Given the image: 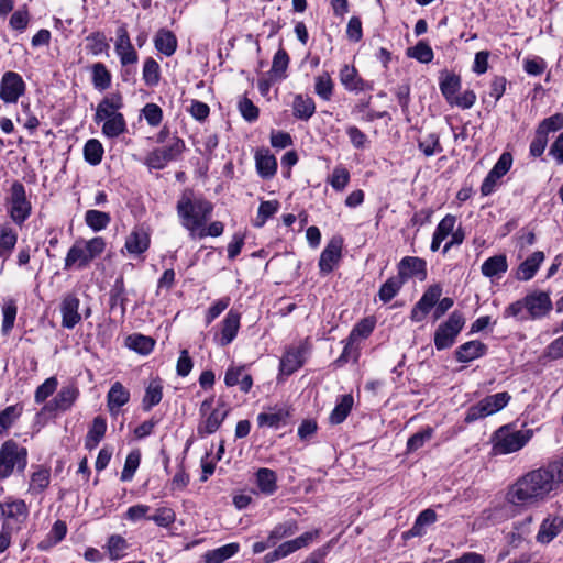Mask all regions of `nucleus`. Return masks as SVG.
<instances>
[{"mask_svg":"<svg viewBox=\"0 0 563 563\" xmlns=\"http://www.w3.org/2000/svg\"><path fill=\"white\" fill-rule=\"evenodd\" d=\"M29 509L23 499L0 503L1 517L19 521L25 519Z\"/></svg>","mask_w":563,"mask_h":563,"instance_id":"obj_34","label":"nucleus"},{"mask_svg":"<svg viewBox=\"0 0 563 563\" xmlns=\"http://www.w3.org/2000/svg\"><path fill=\"white\" fill-rule=\"evenodd\" d=\"M126 342H128V346L131 350H133L142 355H146V354L151 353V351L153 350L154 344H155L153 339L142 335V334L129 335L126 339Z\"/></svg>","mask_w":563,"mask_h":563,"instance_id":"obj_53","label":"nucleus"},{"mask_svg":"<svg viewBox=\"0 0 563 563\" xmlns=\"http://www.w3.org/2000/svg\"><path fill=\"white\" fill-rule=\"evenodd\" d=\"M289 60L290 59L288 53L284 48H279L273 57L272 67L268 73L269 76L275 80L285 79L287 77L286 71L289 65Z\"/></svg>","mask_w":563,"mask_h":563,"instance_id":"obj_42","label":"nucleus"},{"mask_svg":"<svg viewBox=\"0 0 563 563\" xmlns=\"http://www.w3.org/2000/svg\"><path fill=\"white\" fill-rule=\"evenodd\" d=\"M508 269L507 256L497 254L488 257L481 266L482 274L487 278H500Z\"/></svg>","mask_w":563,"mask_h":563,"instance_id":"obj_29","label":"nucleus"},{"mask_svg":"<svg viewBox=\"0 0 563 563\" xmlns=\"http://www.w3.org/2000/svg\"><path fill=\"white\" fill-rule=\"evenodd\" d=\"M531 429L514 430L509 424L497 429L492 438L496 454H510L521 450L532 438Z\"/></svg>","mask_w":563,"mask_h":563,"instance_id":"obj_3","label":"nucleus"},{"mask_svg":"<svg viewBox=\"0 0 563 563\" xmlns=\"http://www.w3.org/2000/svg\"><path fill=\"white\" fill-rule=\"evenodd\" d=\"M103 146L97 139H90L84 146V157L92 166L99 165L103 157Z\"/></svg>","mask_w":563,"mask_h":563,"instance_id":"obj_52","label":"nucleus"},{"mask_svg":"<svg viewBox=\"0 0 563 563\" xmlns=\"http://www.w3.org/2000/svg\"><path fill=\"white\" fill-rule=\"evenodd\" d=\"M488 347L485 343L478 340H472L460 345L455 350L454 356L460 363H470L486 355Z\"/></svg>","mask_w":563,"mask_h":563,"instance_id":"obj_18","label":"nucleus"},{"mask_svg":"<svg viewBox=\"0 0 563 563\" xmlns=\"http://www.w3.org/2000/svg\"><path fill=\"white\" fill-rule=\"evenodd\" d=\"M537 129L549 137L550 133H554L563 129V114L555 113L549 118L543 119Z\"/></svg>","mask_w":563,"mask_h":563,"instance_id":"obj_64","label":"nucleus"},{"mask_svg":"<svg viewBox=\"0 0 563 563\" xmlns=\"http://www.w3.org/2000/svg\"><path fill=\"white\" fill-rule=\"evenodd\" d=\"M442 295V288L435 284L430 286L419 301L413 306L410 314V319L413 322L422 321L430 310L437 305Z\"/></svg>","mask_w":563,"mask_h":563,"instance_id":"obj_11","label":"nucleus"},{"mask_svg":"<svg viewBox=\"0 0 563 563\" xmlns=\"http://www.w3.org/2000/svg\"><path fill=\"white\" fill-rule=\"evenodd\" d=\"M238 551H239L238 543H229V544L222 545L220 548H217L214 550L208 551L205 554V562L206 563H222L225 560L232 558L234 554H236Z\"/></svg>","mask_w":563,"mask_h":563,"instance_id":"obj_46","label":"nucleus"},{"mask_svg":"<svg viewBox=\"0 0 563 563\" xmlns=\"http://www.w3.org/2000/svg\"><path fill=\"white\" fill-rule=\"evenodd\" d=\"M563 530V518L560 516L547 517L540 525L537 541L542 544L550 543Z\"/></svg>","mask_w":563,"mask_h":563,"instance_id":"obj_22","label":"nucleus"},{"mask_svg":"<svg viewBox=\"0 0 563 563\" xmlns=\"http://www.w3.org/2000/svg\"><path fill=\"white\" fill-rule=\"evenodd\" d=\"M350 177L349 170L344 166L339 165L334 167L329 178V184L334 190L342 191L347 186Z\"/></svg>","mask_w":563,"mask_h":563,"instance_id":"obj_63","label":"nucleus"},{"mask_svg":"<svg viewBox=\"0 0 563 563\" xmlns=\"http://www.w3.org/2000/svg\"><path fill=\"white\" fill-rule=\"evenodd\" d=\"M240 320L241 314L231 309L225 318L222 321V329H221V345H228L230 344L236 336L238 331L240 329Z\"/></svg>","mask_w":563,"mask_h":563,"instance_id":"obj_28","label":"nucleus"},{"mask_svg":"<svg viewBox=\"0 0 563 563\" xmlns=\"http://www.w3.org/2000/svg\"><path fill=\"white\" fill-rule=\"evenodd\" d=\"M25 92V82L15 71H5L0 81V99L5 103H15Z\"/></svg>","mask_w":563,"mask_h":563,"instance_id":"obj_9","label":"nucleus"},{"mask_svg":"<svg viewBox=\"0 0 563 563\" xmlns=\"http://www.w3.org/2000/svg\"><path fill=\"white\" fill-rule=\"evenodd\" d=\"M79 396V390L75 386H64L56 396L46 405L48 410L67 411Z\"/></svg>","mask_w":563,"mask_h":563,"instance_id":"obj_20","label":"nucleus"},{"mask_svg":"<svg viewBox=\"0 0 563 563\" xmlns=\"http://www.w3.org/2000/svg\"><path fill=\"white\" fill-rule=\"evenodd\" d=\"M316 112V103L309 96L298 93L292 101V115L301 121H308Z\"/></svg>","mask_w":563,"mask_h":563,"instance_id":"obj_31","label":"nucleus"},{"mask_svg":"<svg viewBox=\"0 0 563 563\" xmlns=\"http://www.w3.org/2000/svg\"><path fill=\"white\" fill-rule=\"evenodd\" d=\"M109 305L110 309L113 310L120 307L121 314L125 313V302L128 300L125 296V286L123 277H118L109 292Z\"/></svg>","mask_w":563,"mask_h":563,"instance_id":"obj_43","label":"nucleus"},{"mask_svg":"<svg viewBox=\"0 0 563 563\" xmlns=\"http://www.w3.org/2000/svg\"><path fill=\"white\" fill-rule=\"evenodd\" d=\"M141 461V453L139 450L131 451L126 459L121 472V481L129 482L133 478Z\"/></svg>","mask_w":563,"mask_h":563,"instance_id":"obj_60","label":"nucleus"},{"mask_svg":"<svg viewBox=\"0 0 563 563\" xmlns=\"http://www.w3.org/2000/svg\"><path fill=\"white\" fill-rule=\"evenodd\" d=\"M184 150L185 142L178 136H173L169 144L146 155L145 165L153 169H163L169 162L179 157Z\"/></svg>","mask_w":563,"mask_h":563,"instance_id":"obj_8","label":"nucleus"},{"mask_svg":"<svg viewBox=\"0 0 563 563\" xmlns=\"http://www.w3.org/2000/svg\"><path fill=\"white\" fill-rule=\"evenodd\" d=\"M465 324V318L461 311H453L445 322L439 324L434 332V346L438 351L450 349Z\"/></svg>","mask_w":563,"mask_h":563,"instance_id":"obj_6","label":"nucleus"},{"mask_svg":"<svg viewBox=\"0 0 563 563\" xmlns=\"http://www.w3.org/2000/svg\"><path fill=\"white\" fill-rule=\"evenodd\" d=\"M18 242V233L9 225H0V258L8 260Z\"/></svg>","mask_w":563,"mask_h":563,"instance_id":"obj_37","label":"nucleus"},{"mask_svg":"<svg viewBox=\"0 0 563 563\" xmlns=\"http://www.w3.org/2000/svg\"><path fill=\"white\" fill-rule=\"evenodd\" d=\"M107 431V421L103 417L97 416L87 433L85 445L91 450L103 439Z\"/></svg>","mask_w":563,"mask_h":563,"instance_id":"obj_40","label":"nucleus"},{"mask_svg":"<svg viewBox=\"0 0 563 563\" xmlns=\"http://www.w3.org/2000/svg\"><path fill=\"white\" fill-rule=\"evenodd\" d=\"M178 41L176 35L167 30L159 29L154 36V46L155 48L166 57H169L175 54L177 49Z\"/></svg>","mask_w":563,"mask_h":563,"instance_id":"obj_27","label":"nucleus"},{"mask_svg":"<svg viewBox=\"0 0 563 563\" xmlns=\"http://www.w3.org/2000/svg\"><path fill=\"white\" fill-rule=\"evenodd\" d=\"M437 512L431 509L427 508L422 510L418 517L416 518V521L411 529L405 533L406 537H421L426 533V527L434 523L437 521Z\"/></svg>","mask_w":563,"mask_h":563,"instance_id":"obj_36","label":"nucleus"},{"mask_svg":"<svg viewBox=\"0 0 563 563\" xmlns=\"http://www.w3.org/2000/svg\"><path fill=\"white\" fill-rule=\"evenodd\" d=\"M87 49L95 56L102 54L108 51L109 44L107 42L106 35L102 32H93L86 37Z\"/></svg>","mask_w":563,"mask_h":563,"instance_id":"obj_57","label":"nucleus"},{"mask_svg":"<svg viewBox=\"0 0 563 563\" xmlns=\"http://www.w3.org/2000/svg\"><path fill=\"white\" fill-rule=\"evenodd\" d=\"M129 400L130 391L120 382H115L107 394V406L111 415H118Z\"/></svg>","mask_w":563,"mask_h":563,"instance_id":"obj_25","label":"nucleus"},{"mask_svg":"<svg viewBox=\"0 0 563 563\" xmlns=\"http://www.w3.org/2000/svg\"><path fill=\"white\" fill-rule=\"evenodd\" d=\"M91 81L98 91H104L110 88L112 76L103 63H95L91 66Z\"/></svg>","mask_w":563,"mask_h":563,"instance_id":"obj_39","label":"nucleus"},{"mask_svg":"<svg viewBox=\"0 0 563 563\" xmlns=\"http://www.w3.org/2000/svg\"><path fill=\"white\" fill-rule=\"evenodd\" d=\"M287 412L278 410L276 412H261L257 416V422L260 427L279 428L282 423H285Z\"/></svg>","mask_w":563,"mask_h":563,"instance_id":"obj_61","label":"nucleus"},{"mask_svg":"<svg viewBox=\"0 0 563 563\" xmlns=\"http://www.w3.org/2000/svg\"><path fill=\"white\" fill-rule=\"evenodd\" d=\"M529 319H541L552 310V301L549 294L534 291L525 297Z\"/></svg>","mask_w":563,"mask_h":563,"instance_id":"obj_13","label":"nucleus"},{"mask_svg":"<svg viewBox=\"0 0 563 563\" xmlns=\"http://www.w3.org/2000/svg\"><path fill=\"white\" fill-rule=\"evenodd\" d=\"M67 533V526L64 521L57 520L53 527L49 533L47 534V538L40 542L38 549L40 550H47L51 547L59 543Z\"/></svg>","mask_w":563,"mask_h":563,"instance_id":"obj_51","label":"nucleus"},{"mask_svg":"<svg viewBox=\"0 0 563 563\" xmlns=\"http://www.w3.org/2000/svg\"><path fill=\"white\" fill-rule=\"evenodd\" d=\"M142 78L144 80L145 86L151 88L156 87L159 84L161 66L153 57H147L144 60Z\"/></svg>","mask_w":563,"mask_h":563,"instance_id":"obj_44","label":"nucleus"},{"mask_svg":"<svg viewBox=\"0 0 563 563\" xmlns=\"http://www.w3.org/2000/svg\"><path fill=\"white\" fill-rule=\"evenodd\" d=\"M407 55L420 63L428 64L433 59L432 48L424 42H418L413 47L408 48Z\"/></svg>","mask_w":563,"mask_h":563,"instance_id":"obj_62","label":"nucleus"},{"mask_svg":"<svg viewBox=\"0 0 563 563\" xmlns=\"http://www.w3.org/2000/svg\"><path fill=\"white\" fill-rule=\"evenodd\" d=\"M297 531V521L294 519L286 520L274 527V529L268 534V541H271V544L276 545L278 541H280L284 538L291 537Z\"/></svg>","mask_w":563,"mask_h":563,"instance_id":"obj_45","label":"nucleus"},{"mask_svg":"<svg viewBox=\"0 0 563 563\" xmlns=\"http://www.w3.org/2000/svg\"><path fill=\"white\" fill-rule=\"evenodd\" d=\"M320 530L316 529L313 531H308L289 541H285L284 543L277 547L279 552V556L286 558L291 553L308 547L317 537H319Z\"/></svg>","mask_w":563,"mask_h":563,"instance_id":"obj_23","label":"nucleus"},{"mask_svg":"<svg viewBox=\"0 0 563 563\" xmlns=\"http://www.w3.org/2000/svg\"><path fill=\"white\" fill-rule=\"evenodd\" d=\"M418 147L423 152L426 156H432L443 151L440 139L437 133H429L422 139L418 140Z\"/></svg>","mask_w":563,"mask_h":563,"instance_id":"obj_59","label":"nucleus"},{"mask_svg":"<svg viewBox=\"0 0 563 563\" xmlns=\"http://www.w3.org/2000/svg\"><path fill=\"white\" fill-rule=\"evenodd\" d=\"M353 404L354 399L352 395L346 394L341 396L334 409L330 413V422L332 424L342 423L350 415Z\"/></svg>","mask_w":563,"mask_h":563,"instance_id":"obj_41","label":"nucleus"},{"mask_svg":"<svg viewBox=\"0 0 563 563\" xmlns=\"http://www.w3.org/2000/svg\"><path fill=\"white\" fill-rule=\"evenodd\" d=\"M342 242L331 240L322 251L319 260V268L322 274H329L341 258Z\"/></svg>","mask_w":563,"mask_h":563,"instance_id":"obj_19","label":"nucleus"},{"mask_svg":"<svg viewBox=\"0 0 563 563\" xmlns=\"http://www.w3.org/2000/svg\"><path fill=\"white\" fill-rule=\"evenodd\" d=\"M510 399L511 396L507 391L486 396L481 401L467 409L464 421L466 423H472L476 420L494 415L504 409Z\"/></svg>","mask_w":563,"mask_h":563,"instance_id":"obj_5","label":"nucleus"},{"mask_svg":"<svg viewBox=\"0 0 563 563\" xmlns=\"http://www.w3.org/2000/svg\"><path fill=\"white\" fill-rule=\"evenodd\" d=\"M406 280L397 272L396 276L389 277L379 288L378 297L384 303L389 302L402 288Z\"/></svg>","mask_w":563,"mask_h":563,"instance_id":"obj_38","label":"nucleus"},{"mask_svg":"<svg viewBox=\"0 0 563 563\" xmlns=\"http://www.w3.org/2000/svg\"><path fill=\"white\" fill-rule=\"evenodd\" d=\"M123 97L120 92H112L107 95L99 102L96 109L93 120L97 124L102 121L121 114L120 110L123 108Z\"/></svg>","mask_w":563,"mask_h":563,"instance_id":"obj_12","label":"nucleus"},{"mask_svg":"<svg viewBox=\"0 0 563 563\" xmlns=\"http://www.w3.org/2000/svg\"><path fill=\"white\" fill-rule=\"evenodd\" d=\"M340 80L345 89L350 91H364L366 89H372V85L363 80L360 76L355 67L344 65L340 70Z\"/></svg>","mask_w":563,"mask_h":563,"instance_id":"obj_24","label":"nucleus"},{"mask_svg":"<svg viewBox=\"0 0 563 563\" xmlns=\"http://www.w3.org/2000/svg\"><path fill=\"white\" fill-rule=\"evenodd\" d=\"M560 492L548 464L520 476L508 489L506 500L514 506H531Z\"/></svg>","mask_w":563,"mask_h":563,"instance_id":"obj_1","label":"nucleus"},{"mask_svg":"<svg viewBox=\"0 0 563 563\" xmlns=\"http://www.w3.org/2000/svg\"><path fill=\"white\" fill-rule=\"evenodd\" d=\"M16 313H18V307H16L15 300H13V299L7 300L2 307L3 319H2L1 331L3 334H9L12 331V329L14 327Z\"/></svg>","mask_w":563,"mask_h":563,"instance_id":"obj_55","label":"nucleus"},{"mask_svg":"<svg viewBox=\"0 0 563 563\" xmlns=\"http://www.w3.org/2000/svg\"><path fill=\"white\" fill-rule=\"evenodd\" d=\"M224 384L228 387L240 386V390L249 393L253 386V378L250 374H244L243 366H230L224 375Z\"/></svg>","mask_w":563,"mask_h":563,"instance_id":"obj_26","label":"nucleus"},{"mask_svg":"<svg viewBox=\"0 0 563 563\" xmlns=\"http://www.w3.org/2000/svg\"><path fill=\"white\" fill-rule=\"evenodd\" d=\"M256 169L264 179L272 178L277 172V161L268 150L258 151L255 155Z\"/></svg>","mask_w":563,"mask_h":563,"instance_id":"obj_32","label":"nucleus"},{"mask_svg":"<svg viewBox=\"0 0 563 563\" xmlns=\"http://www.w3.org/2000/svg\"><path fill=\"white\" fill-rule=\"evenodd\" d=\"M86 252L87 250L84 245V241H76L68 250L65 258L64 269H70L73 267L84 269L88 267L91 263V260Z\"/></svg>","mask_w":563,"mask_h":563,"instance_id":"obj_21","label":"nucleus"},{"mask_svg":"<svg viewBox=\"0 0 563 563\" xmlns=\"http://www.w3.org/2000/svg\"><path fill=\"white\" fill-rule=\"evenodd\" d=\"M102 122V133L108 139H115L126 132V121L122 113Z\"/></svg>","mask_w":563,"mask_h":563,"instance_id":"obj_48","label":"nucleus"},{"mask_svg":"<svg viewBox=\"0 0 563 563\" xmlns=\"http://www.w3.org/2000/svg\"><path fill=\"white\" fill-rule=\"evenodd\" d=\"M308 351L309 347L307 343H300L298 346L289 347L280 358V374L289 376L302 367L306 362Z\"/></svg>","mask_w":563,"mask_h":563,"instance_id":"obj_10","label":"nucleus"},{"mask_svg":"<svg viewBox=\"0 0 563 563\" xmlns=\"http://www.w3.org/2000/svg\"><path fill=\"white\" fill-rule=\"evenodd\" d=\"M229 411L230 409L225 407L224 401L219 400L218 407L206 415V419L198 424V435L203 438L214 433L227 418Z\"/></svg>","mask_w":563,"mask_h":563,"instance_id":"obj_14","label":"nucleus"},{"mask_svg":"<svg viewBox=\"0 0 563 563\" xmlns=\"http://www.w3.org/2000/svg\"><path fill=\"white\" fill-rule=\"evenodd\" d=\"M31 202L26 198L25 187L20 181H14L8 198V212L12 221L22 225L31 214Z\"/></svg>","mask_w":563,"mask_h":563,"instance_id":"obj_7","label":"nucleus"},{"mask_svg":"<svg viewBox=\"0 0 563 563\" xmlns=\"http://www.w3.org/2000/svg\"><path fill=\"white\" fill-rule=\"evenodd\" d=\"M86 224L95 232L106 229L111 222V217L108 212L89 209L85 213Z\"/></svg>","mask_w":563,"mask_h":563,"instance_id":"obj_47","label":"nucleus"},{"mask_svg":"<svg viewBox=\"0 0 563 563\" xmlns=\"http://www.w3.org/2000/svg\"><path fill=\"white\" fill-rule=\"evenodd\" d=\"M129 544L120 534H112L107 542V549L111 560H120L125 555Z\"/></svg>","mask_w":563,"mask_h":563,"instance_id":"obj_54","label":"nucleus"},{"mask_svg":"<svg viewBox=\"0 0 563 563\" xmlns=\"http://www.w3.org/2000/svg\"><path fill=\"white\" fill-rule=\"evenodd\" d=\"M544 261V253L541 251L533 252L518 267L517 279L530 280L538 272L541 263Z\"/></svg>","mask_w":563,"mask_h":563,"instance_id":"obj_30","label":"nucleus"},{"mask_svg":"<svg viewBox=\"0 0 563 563\" xmlns=\"http://www.w3.org/2000/svg\"><path fill=\"white\" fill-rule=\"evenodd\" d=\"M439 86L446 101L453 104V99L456 97L455 95L461 88L460 76L446 73L444 78L440 80Z\"/></svg>","mask_w":563,"mask_h":563,"instance_id":"obj_49","label":"nucleus"},{"mask_svg":"<svg viewBox=\"0 0 563 563\" xmlns=\"http://www.w3.org/2000/svg\"><path fill=\"white\" fill-rule=\"evenodd\" d=\"M279 206L280 205L277 200L262 201L258 207L254 225L258 228L263 227L265 222L278 211Z\"/></svg>","mask_w":563,"mask_h":563,"instance_id":"obj_56","label":"nucleus"},{"mask_svg":"<svg viewBox=\"0 0 563 563\" xmlns=\"http://www.w3.org/2000/svg\"><path fill=\"white\" fill-rule=\"evenodd\" d=\"M27 465V450L14 440H7L0 448V481L10 477L14 471L23 474Z\"/></svg>","mask_w":563,"mask_h":563,"instance_id":"obj_4","label":"nucleus"},{"mask_svg":"<svg viewBox=\"0 0 563 563\" xmlns=\"http://www.w3.org/2000/svg\"><path fill=\"white\" fill-rule=\"evenodd\" d=\"M51 483L49 470L38 466V470L31 475L29 492L32 494H41Z\"/></svg>","mask_w":563,"mask_h":563,"instance_id":"obj_50","label":"nucleus"},{"mask_svg":"<svg viewBox=\"0 0 563 563\" xmlns=\"http://www.w3.org/2000/svg\"><path fill=\"white\" fill-rule=\"evenodd\" d=\"M79 299L74 294H68L64 297L60 305L62 325L66 329H74L81 320L78 312Z\"/></svg>","mask_w":563,"mask_h":563,"instance_id":"obj_17","label":"nucleus"},{"mask_svg":"<svg viewBox=\"0 0 563 563\" xmlns=\"http://www.w3.org/2000/svg\"><path fill=\"white\" fill-rule=\"evenodd\" d=\"M255 482L260 492L266 496L273 495L277 486V475L275 471L266 467H261L255 473Z\"/></svg>","mask_w":563,"mask_h":563,"instance_id":"obj_33","label":"nucleus"},{"mask_svg":"<svg viewBox=\"0 0 563 563\" xmlns=\"http://www.w3.org/2000/svg\"><path fill=\"white\" fill-rule=\"evenodd\" d=\"M397 272L407 282L411 277L424 279L427 276V263L423 258L405 256L397 265Z\"/></svg>","mask_w":563,"mask_h":563,"instance_id":"obj_16","label":"nucleus"},{"mask_svg":"<svg viewBox=\"0 0 563 563\" xmlns=\"http://www.w3.org/2000/svg\"><path fill=\"white\" fill-rule=\"evenodd\" d=\"M163 397V385L159 378L152 379L142 399V408L144 411H150L154 406L158 405Z\"/></svg>","mask_w":563,"mask_h":563,"instance_id":"obj_35","label":"nucleus"},{"mask_svg":"<svg viewBox=\"0 0 563 563\" xmlns=\"http://www.w3.org/2000/svg\"><path fill=\"white\" fill-rule=\"evenodd\" d=\"M333 81L328 73L316 78L314 92L323 100L329 101L333 95Z\"/></svg>","mask_w":563,"mask_h":563,"instance_id":"obj_58","label":"nucleus"},{"mask_svg":"<svg viewBox=\"0 0 563 563\" xmlns=\"http://www.w3.org/2000/svg\"><path fill=\"white\" fill-rule=\"evenodd\" d=\"M177 216L181 225L189 232L191 239L196 232L206 225L213 212V205L203 197H198L192 190L186 189L176 205Z\"/></svg>","mask_w":563,"mask_h":563,"instance_id":"obj_2","label":"nucleus"},{"mask_svg":"<svg viewBox=\"0 0 563 563\" xmlns=\"http://www.w3.org/2000/svg\"><path fill=\"white\" fill-rule=\"evenodd\" d=\"M151 244L148 231L143 227H135L126 236L124 247L131 255H141L146 252Z\"/></svg>","mask_w":563,"mask_h":563,"instance_id":"obj_15","label":"nucleus"}]
</instances>
